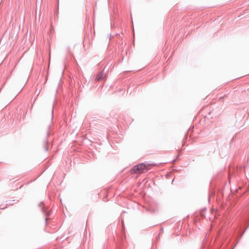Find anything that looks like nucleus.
I'll list each match as a JSON object with an SVG mask.
<instances>
[{
    "mask_svg": "<svg viewBox=\"0 0 249 249\" xmlns=\"http://www.w3.org/2000/svg\"><path fill=\"white\" fill-rule=\"evenodd\" d=\"M151 166L150 164L140 163L134 166L131 170V172L133 174L144 173L149 170Z\"/></svg>",
    "mask_w": 249,
    "mask_h": 249,
    "instance_id": "nucleus-1",
    "label": "nucleus"
},
{
    "mask_svg": "<svg viewBox=\"0 0 249 249\" xmlns=\"http://www.w3.org/2000/svg\"><path fill=\"white\" fill-rule=\"evenodd\" d=\"M104 78V75L103 73H100L98 74L96 77L95 81H101Z\"/></svg>",
    "mask_w": 249,
    "mask_h": 249,
    "instance_id": "nucleus-2",
    "label": "nucleus"
}]
</instances>
